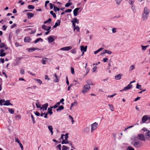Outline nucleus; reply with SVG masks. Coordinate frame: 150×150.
Listing matches in <instances>:
<instances>
[{"instance_id": "1", "label": "nucleus", "mask_w": 150, "mask_h": 150, "mask_svg": "<svg viewBox=\"0 0 150 150\" xmlns=\"http://www.w3.org/2000/svg\"><path fill=\"white\" fill-rule=\"evenodd\" d=\"M137 138V137L135 136L133 138L131 139L132 141L131 144L135 148H139L143 146V143L138 140H136Z\"/></svg>"}, {"instance_id": "2", "label": "nucleus", "mask_w": 150, "mask_h": 150, "mask_svg": "<svg viewBox=\"0 0 150 150\" xmlns=\"http://www.w3.org/2000/svg\"><path fill=\"white\" fill-rule=\"evenodd\" d=\"M142 130L145 132L144 135L146 140H150V131L148 130L146 127L143 128Z\"/></svg>"}, {"instance_id": "3", "label": "nucleus", "mask_w": 150, "mask_h": 150, "mask_svg": "<svg viewBox=\"0 0 150 150\" xmlns=\"http://www.w3.org/2000/svg\"><path fill=\"white\" fill-rule=\"evenodd\" d=\"M91 88L90 86L88 85H86L84 86L82 90V92L83 94H85V93H87L88 92Z\"/></svg>"}, {"instance_id": "4", "label": "nucleus", "mask_w": 150, "mask_h": 150, "mask_svg": "<svg viewBox=\"0 0 150 150\" xmlns=\"http://www.w3.org/2000/svg\"><path fill=\"white\" fill-rule=\"evenodd\" d=\"M137 137V138L138 139V140L139 141H145L146 140L144 136V134L141 133L139 134H138V137Z\"/></svg>"}, {"instance_id": "5", "label": "nucleus", "mask_w": 150, "mask_h": 150, "mask_svg": "<svg viewBox=\"0 0 150 150\" xmlns=\"http://www.w3.org/2000/svg\"><path fill=\"white\" fill-rule=\"evenodd\" d=\"M98 123L96 122H95L91 125V132H93V131L96 129L98 127Z\"/></svg>"}, {"instance_id": "6", "label": "nucleus", "mask_w": 150, "mask_h": 150, "mask_svg": "<svg viewBox=\"0 0 150 150\" xmlns=\"http://www.w3.org/2000/svg\"><path fill=\"white\" fill-rule=\"evenodd\" d=\"M142 19L143 21L146 20L149 17V14L143 13L142 14Z\"/></svg>"}, {"instance_id": "7", "label": "nucleus", "mask_w": 150, "mask_h": 150, "mask_svg": "<svg viewBox=\"0 0 150 150\" xmlns=\"http://www.w3.org/2000/svg\"><path fill=\"white\" fill-rule=\"evenodd\" d=\"M48 106V103L42 105V107H41L40 110L42 109L43 111H44L45 110H46Z\"/></svg>"}, {"instance_id": "8", "label": "nucleus", "mask_w": 150, "mask_h": 150, "mask_svg": "<svg viewBox=\"0 0 150 150\" xmlns=\"http://www.w3.org/2000/svg\"><path fill=\"white\" fill-rule=\"evenodd\" d=\"M132 85L129 83L127 86L124 88L122 90H121L120 91H126L128 89H130L132 88Z\"/></svg>"}, {"instance_id": "9", "label": "nucleus", "mask_w": 150, "mask_h": 150, "mask_svg": "<svg viewBox=\"0 0 150 150\" xmlns=\"http://www.w3.org/2000/svg\"><path fill=\"white\" fill-rule=\"evenodd\" d=\"M72 47L70 46H67L62 47L60 49V50L63 51H69L71 49Z\"/></svg>"}, {"instance_id": "10", "label": "nucleus", "mask_w": 150, "mask_h": 150, "mask_svg": "<svg viewBox=\"0 0 150 150\" xmlns=\"http://www.w3.org/2000/svg\"><path fill=\"white\" fill-rule=\"evenodd\" d=\"M81 8H75L73 11L74 15L75 16H76L77 15L78 11Z\"/></svg>"}, {"instance_id": "11", "label": "nucleus", "mask_w": 150, "mask_h": 150, "mask_svg": "<svg viewBox=\"0 0 150 150\" xmlns=\"http://www.w3.org/2000/svg\"><path fill=\"white\" fill-rule=\"evenodd\" d=\"M148 119V117L147 115H144L142 117V122L144 123Z\"/></svg>"}, {"instance_id": "12", "label": "nucleus", "mask_w": 150, "mask_h": 150, "mask_svg": "<svg viewBox=\"0 0 150 150\" xmlns=\"http://www.w3.org/2000/svg\"><path fill=\"white\" fill-rule=\"evenodd\" d=\"M31 40V38L29 37H26L24 39V41L25 42H30Z\"/></svg>"}, {"instance_id": "13", "label": "nucleus", "mask_w": 150, "mask_h": 150, "mask_svg": "<svg viewBox=\"0 0 150 150\" xmlns=\"http://www.w3.org/2000/svg\"><path fill=\"white\" fill-rule=\"evenodd\" d=\"M54 36H50L47 39L48 42L49 43H51L54 40V39L53 38Z\"/></svg>"}, {"instance_id": "14", "label": "nucleus", "mask_w": 150, "mask_h": 150, "mask_svg": "<svg viewBox=\"0 0 150 150\" xmlns=\"http://www.w3.org/2000/svg\"><path fill=\"white\" fill-rule=\"evenodd\" d=\"M122 76V74H119L115 76V78L117 80H119L121 79V77Z\"/></svg>"}, {"instance_id": "15", "label": "nucleus", "mask_w": 150, "mask_h": 150, "mask_svg": "<svg viewBox=\"0 0 150 150\" xmlns=\"http://www.w3.org/2000/svg\"><path fill=\"white\" fill-rule=\"evenodd\" d=\"M150 12L149 9L147 7L144 8V11L143 13L149 14Z\"/></svg>"}, {"instance_id": "16", "label": "nucleus", "mask_w": 150, "mask_h": 150, "mask_svg": "<svg viewBox=\"0 0 150 150\" xmlns=\"http://www.w3.org/2000/svg\"><path fill=\"white\" fill-rule=\"evenodd\" d=\"M5 103L4 104V105H13V104L11 103H10V101L9 100H7L5 101Z\"/></svg>"}, {"instance_id": "17", "label": "nucleus", "mask_w": 150, "mask_h": 150, "mask_svg": "<svg viewBox=\"0 0 150 150\" xmlns=\"http://www.w3.org/2000/svg\"><path fill=\"white\" fill-rule=\"evenodd\" d=\"M80 47L81 52L83 51V52H86V51L87 46L84 47L83 46H81Z\"/></svg>"}, {"instance_id": "18", "label": "nucleus", "mask_w": 150, "mask_h": 150, "mask_svg": "<svg viewBox=\"0 0 150 150\" xmlns=\"http://www.w3.org/2000/svg\"><path fill=\"white\" fill-rule=\"evenodd\" d=\"M27 15L28 19H30L34 16V14L33 13L29 12L27 13Z\"/></svg>"}, {"instance_id": "19", "label": "nucleus", "mask_w": 150, "mask_h": 150, "mask_svg": "<svg viewBox=\"0 0 150 150\" xmlns=\"http://www.w3.org/2000/svg\"><path fill=\"white\" fill-rule=\"evenodd\" d=\"M53 108V107H50V108H48V109L47 113L49 114H50V115H52L53 113V112L52 111V109Z\"/></svg>"}, {"instance_id": "20", "label": "nucleus", "mask_w": 150, "mask_h": 150, "mask_svg": "<svg viewBox=\"0 0 150 150\" xmlns=\"http://www.w3.org/2000/svg\"><path fill=\"white\" fill-rule=\"evenodd\" d=\"M57 21L58 22V23H57V22L55 23V25L53 26V28H55L58 26L60 25V20H57Z\"/></svg>"}, {"instance_id": "21", "label": "nucleus", "mask_w": 150, "mask_h": 150, "mask_svg": "<svg viewBox=\"0 0 150 150\" xmlns=\"http://www.w3.org/2000/svg\"><path fill=\"white\" fill-rule=\"evenodd\" d=\"M54 76H55V79L54 80V82L55 83L58 82L59 81V79L58 78L57 74H54Z\"/></svg>"}, {"instance_id": "22", "label": "nucleus", "mask_w": 150, "mask_h": 150, "mask_svg": "<svg viewBox=\"0 0 150 150\" xmlns=\"http://www.w3.org/2000/svg\"><path fill=\"white\" fill-rule=\"evenodd\" d=\"M48 59L47 58H43L42 59V60L41 61L42 64H46V62L47 61V60Z\"/></svg>"}, {"instance_id": "23", "label": "nucleus", "mask_w": 150, "mask_h": 150, "mask_svg": "<svg viewBox=\"0 0 150 150\" xmlns=\"http://www.w3.org/2000/svg\"><path fill=\"white\" fill-rule=\"evenodd\" d=\"M48 128L51 133V135H53V132L52 131L53 128L52 125H49L48 126Z\"/></svg>"}, {"instance_id": "24", "label": "nucleus", "mask_w": 150, "mask_h": 150, "mask_svg": "<svg viewBox=\"0 0 150 150\" xmlns=\"http://www.w3.org/2000/svg\"><path fill=\"white\" fill-rule=\"evenodd\" d=\"M149 46V45H147L146 46H143L142 45H141V47L142 48V50L144 51H145L146 50V48L147 47Z\"/></svg>"}, {"instance_id": "25", "label": "nucleus", "mask_w": 150, "mask_h": 150, "mask_svg": "<svg viewBox=\"0 0 150 150\" xmlns=\"http://www.w3.org/2000/svg\"><path fill=\"white\" fill-rule=\"evenodd\" d=\"M39 41L42 42L43 41V39L41 38H38L34 41V43H36L38 42Z\"/></svg>"}, {"instance_id": "26", "label": "nucleus", "mask_w": 150, "mask_h": 150, "mask_svg": "<svg viewBox=\"0 0 150 150\" xmlns=\"http://www.w3.org/2000/svg\"><path fill=\"white\" fill-rule=\"evenodd\" d=\"M69 142L68 141V140L67 139V140H66L65 139H63L62 140V144H69Z\"/></svg>"}, {"instance_id": "27", "label": "nucleus", "mask_w": 150, "mask_h": 150, "mask_svg": "<svg viewBox=\"0 0 150 150\" xmlns=\"http://www.w3.org/2000/svg\"><path fill=\"white\" fill-rule=\"evenodd\" d=\"M54 10L55 12H56L57 11H59L60 10V9L59 8H58L57 7L54 5Z\"/></svg>"}, {"instance_id": "28", "label": "nucleus", "mask_w": 150, "mask_h": 150, "mask_svg": "<svg viewBox=\"0 0 150 150\" xmlns=\"http://www.w3.org/2000/svg\"><path fill=\"white\" fill-rule=\"evenodd\" d=\"M108 105L110 107V110L112 111H113L114 109L113 106V105L112 104H109Z\"/></svg>"}, {"instance_id": "29", "label": "nucleus", "mask_w": 150, "mask_h": 150, "mask_svg": "<svg viewBox=\"0 0 150 150\" xmlns=\"http://www.w3.org/2000/svg\"><path fill=\"white\" fill-rule=\"evenodd\" d=\"M69 119L71 120L72 124H74V120L73 117L70 115H69Z\"/></svg>"}, {"instance_id": "30", "label": "nucleus", "mask_w": 150, "mask_h": 150, "mask_svg": "<svg viewBox=\"0 0 150 150\" xmlns=\"http://www.w3.org/2000/svg\"><path fill=\"white\" fill-rule=\"evenodd\" d=\"M50 13L51 14L54 18H56V14L54 13L53 12L51 11H50Z\"/></svg>"}, {"instance_id": "31", "label": "nucleus", "mask_w": 150, "mask_h": 150, "mask_svg": "<svg viewBox=\"0 0 150 150\" xmlns=\"http://www.w3.org/2000/svg\"><path fill=\"white\" fill-rule=\"evenodd\" d=\"M35 80L40 85L42 83V81L40 79H35Z\"/></svg>"}, {"instance_id": "32", "label": "nucleus", "mask_w": 150, "mask_h": 150, "mask_svg": "<svg viewBox=\"0 0 150 150\" xmlns=\"http://www.w3.org/2000/svg\"><path fill=\"white\" fill-rule=\"evenodd\" d=\"M86 83H87V85H88L90 86L91 85H93V83L90 80H88L86 81Z\"/></svg>"}, {"instance_id": "33", "label": "nucleus", "mask_w": 150, "mask_h": 150, "mask_svg": "<svg viewBox=\"0 0 150 150\" xmlns=\"http://www.w3.org/2000/svg\"><path fill=\"white\" fill-rule=\"evenodd\" d=\"M42 28L45 30H47V27L45 25H43L42 26Z\"/></svg>"}, {"instance_id": "34", "label": "nucleus", "mask_w": 150, "mask_h": 150, "mask_svg": "<svg viewBox=\"0 0 150 150\" xmlns=\"http://www.w3.org/2000/svg\"><path fill=\"white\" fill-rule=\"evenodd\" d=\"M76 29L77 32H78L79 31L80 28L77 25L75 28H74V30Z\"/></svg>"}, {"instance_id": "35", "label": "nucleus", "mask_w": 150, "mask_h": 150, "mask_svg": "<svg viewBox=\"0 0 150 150\" xmlns=\"http://www.w3.org/2000/svg\"><path fill=\"white\" fill-rule=\"evenodd\" d=\"M28 8L29 9H33L35 7L34 6L29 5L28 6Z\"/></svg>"}, {"instance_id": "36", "label": "nucleus", "mask_w": 150, "mask_h": 150, "mask_svg": "<svg viewBox=\"0 0 150 150\" xmlns=\"http://www.w3.org/2000/svg\"><path fill=\"white\" fill-rule=\"evenodd\" d=\"M52 21V20L50 18H49L48 20L47 21H45L44 22V24H46L47 23H49Z\"/></svg>"}, {"instance_id": "37", "label": "nucleus", "mask_w": 150, "mask_h": 150, "mask_svg": "<svg viewBox=\"0 0 150 150\" xmlns=\"http://www.w3.org/2000/svg\"><path fill=\"white\" fill-rule=\"evenodd\" d=\"M8 110L9 112L11 114H13L14 113V111L12 109L8 108Z\"/></svg>"}, {"instance_id": "38", "label": "nucleus", "mask_w": 150, "mask_h": 150, "mask_svg": "<svg viewBox=\"0 0 150 150\" xmlns=\"http://www.w3.org/2000/svg\"><path fill=\"white\" fill-rule=\"evenodd\" d=\"M104 51H105L106 52V53H108V54H111L112 52L110 50H104Z\"/></svg>"}, {"instance_id": "39", "label": "nucleus", "mask_w": 150, "mask_h": 150, "mask_svg": "<svg viewBox=\"0 0 150 150\" xmlns=\"http://www.w3.org/2000/svg\"><path fill=\"white\" fill-rule=\"evenodd\" d=\"M69 148V147H67L65 145H63L62 146V150H67Z\"/></svg>"}, {"instance_id": "40", "label": "nucleus", "mask_w": 150, "mask_h": 150, "mask_svg": "<svg viewBox=\"0 0 150 150\" xmlns=\"http://www.w3.org/2000/svg\"><path fill=\"white\" fill-rule=\"evenodd\" d=\"M76 48H74V49L71 50L70 52L72 53L75 54L76 52Z\"/></svg>"}, {"instance_id": "41", "label": "nucleus", "mask_w": 150, "mask_h": 150, "mask_svg": "<svg viewBox=\"0 0 150 150\" xmlns=\"http://www.w3.org/2000/svg\"><path fill=\"white\" fill-rule=\"evenodd\" d=\"M31 118H32V121H33V124L35 123V120L34 117L33 116V115L32 114H31Z\"/></svg>"}, {"instance_id": "42", "label": "nucleus", "mask_w": 150, "mask_h": 150, "mask_svg": "<svg viewBox=\"0 0 150 150\" xmlns=\"http://www.w3.org/2000/svg\"><path fill=\"white\" fill-rule=\"evenodd\" d=\"M77 19L76 18H74L73 19V20L71 21V22L72 23H75L76 22Z\"/></svg>"}, {"instance_id": "43", "label": "nucleus", "mask_w": 150, "mask_h": 150, "mask_svg": "<svg viewBox=\"0 0 150 150\" xmlns=\"http://www.w3.org/2000/svg\"><path fill=\"white\" fill-rule=\"evenodd\" d=\"M5 47V45L4 43H1L0 44V48H3Z\"/></svg>"}, {"instance_id": "44", "label": "nucleus", "mask_w": 150, "mask_h": 150, "mask_svg": "<svg viewBox=\"0 0 150 150\" xmlns=\"http://www.w3.org/2000/svg\"><path fill=\"white\" fill-rule=\"evenodd\" d=\"M72 4L71 2L68 3L65 5V6L66 7H68Z\"/></svg>"}, {"instance_id": "45", "label": "nucleus", "mask_w": 150, "mask_h": 150, "mask_svg": "<svg viewBox=\"0 0 150 150\" xmlns=\"http://www.w3.org/2000/svg\"><path fill=\"white\" fill-rule=\"evenodd\" d=\"M127 150H134V148H132V146H128L127 148Z\"/></svg>"}, {"instance_id": "46", "label": "nucleus", "mask_w": 150, "mask_h": 150, "mask_svg": "<svg viewBox=\"0 0 150 150\" xmlns=\"http://www.w3.org/2000/svg\"><path fill=\"white\" fill-rule=\"evenodd\" d=\"M61 144H59L57 146V148L58 149V150H61Z\"/></svg>"}, {"instance_id": "47", "label": "nucleus", "mask_w": 150, "mask_h": 150, "mask_svg": "<svg viewBox=\"0 0 150 150\" xmlns=\"http://www.w3.org/2000/svg\"><path fill=\"white\" fill-rule=\"evenodd\" d=\"M115 1L116 3L117 4L119 5L121 2V0H115Z\"/></svg>"}, {"instance_id": "48", "label": "nucleus", "mask_w": 150, "mask_h": 150, "mask_svg": "<svg viewBox=\"0 0 150 150\" xmlns=\"http://www.w3.org/2000/svg\"><path fill=\"white\" fill-rule=\"evenodd\" d=\"M35 50L34 48H32L28 49V51L30 52H32Z\"/></svg>"}, {"instance_id": "49", "label": "nucleus", "mask_w": 150, "mask_h": 150, "mask_svg": "<svg viewBox=\"0 0 150 150\" xmlns=\"http://www.w3.org/2000/svg\"><path fill=\"white\" fill-rule=\"evenodd\" d=\"M142 87V86L141 85H139L138 83L137 85V86L136 88L137 89H139L141 88Z\"/></svg>"}, {"instance_id": "50", "label": "nucleus", "mask_w": 150, "mask_h": 150, "mask_svg": "<svg viewBox=\"0 0 150 150\" xmlns=\"http://www.w3.org/2000/svg\"><path fill=\"white\" fill-rule=\"evenodd\" d=\"M69 134L68 133H67L65 135H64L65 136V139L66 140H67V139L68 138V135Z\"/></svg>"}, {"instance_id": "51", "label": "nucleus", "mask_w": 150, "mask_h": 150, "mask_svg": "<svg viewBox=\"0 0 150 150\" xmlns=\"http://www.w3.org/2000/svg\"><path fill=\"white\" fill-rule=\"evenodd\" d=\"M5 102V100L4 99L0 100V105H3V103Z\"/></svg>"}, {"instance_id": "52", "label": "nucleus", "mask_w": 150, "mask_h": 150, "mask_svg": "<svg viewBox=\"0 0 150 150\" xmlns=\"http://www.w3.org/2000/svg\"><path fill=\"white\" fill-rule=\"evenodd\" d=\"M59 109L60 110H62L64 109V107L63 105H61L58 107Z\"/></svg>"}, {"instance_id": "53", "label": "nucleus", "mask_w": 150, "mask_h": 150, "mask_svg": "<svg viewBox=\"0 0 150 150\" xmlns=\"http://www.w3.org/2000/svg\"><path fill=\"white\" fill-rule=\"evenodd\" d=\"M36 105L37 108H41V105L38 102L36 103Z\"/></svg>"}, {"instance_id": "54", "label": "nucleus", "mask_w": 150, "mask_h": 150, "mask_svg": "<svg viewBox=\"0 0 150 150\" xmlns=\"http://www.w3.org/2000/svg\"><path fill=\"white\" fill-rule=\"evenodd\" d=\"M71 73L72 74H74V69L73 67L71 68Z\"/></svg>"}, {"instance_id": "55", "label": "nucleus", "mask_w": 150, "mask_h": 150, "mask_svg": "<svg viewBox=\"0 0 150 150\" xmlns=\"http://www.w3.org/2000/svg\"><path fill=\"white\" fill-rule=\"evenodd\" d=\"M135 0H129V3L131 4H132L134 2Z\"/></svg>"}, {"instance_id": "56", "label": "nucleus", "mask_w": 150, "mask_h": 150, "mask_svg": "<svg viewBox=\"0 0 150 150\" xmlns=\"http://www.w3.org/2000/svg\"><path fill=\"white\" fill-rule=\"evenodd\" d=\"M73 83H74V85H76L77 84H79V82L78 81H77L75 80H74V81Z\"/></svg>"}, {"instance_id": "57", "label": "nucleus", "mask_w": 150, "mask_h": 150, "mask_svg": "<svg viewBox=\"0 0 150 150\" xmlns=\"http://www.w3.org/2000/svg\"><path fill=\"white\" fill-rule=\"evenodd\" d=\"M72 11V10L71 9H67L65 11V13H67V12H71V11Z\"/></svg>"}, {"instance_id": "58", "label": "nucleus", "mask_w": 150, "mask_h": 150, "mask_svg": "<svg viewBox=\"0 0 150 150\" xmlns=\"http://www.w3.org/2000/svg\"><path fill=\"white\" fill-rule=\"evenodd\" d=\"M17 25L16 24L13 23L12 25H11V28H13L14 27H15Z\"/></svg>"}, {"instance_id": "59", "label": "nucleus", "mask_w": 150, "mask_h": 150, "mask_svg": "<svg viewBox=\"0 0 150 150\" xmlns=\"http://www.w3.org/2000/svg\"><path fill=\"white\" fill-rule=\"evenodd\" d=\"M77 104V101H75L73 103H72L71 104V107H72L74 105H76Z\"/></svg>"}, {"instance_id": "60", "label": "nucleus", "mask_w": 150, "mask_h": 150, "mask_svg": "<svg viewBox=\"0 0 150 150\" xmlns=\"http://www.w3.org/2000/svg\"><path fill=\"white\" fill-rule=\"evenodd\" d=\"M116 95V93H115L114 94L112 95H108V96L107 97L108 98V97H112L114 96L115 95Z\"/></svg>"}, {"instance_id": "61", "label": "nucleus", "mask_w": 150, "mask_h": 150, "mask_svg": "<svg viewBox=\"0 0 150 150\" xmlns=\"http://www.w3.org/2000/svg\"><path fill=\"white\" fill-rule=\"evenodd\" d=\"M20 73L22 74H24V71L23 69H22L20 71Z\"/></svg>"}, {"instance_id": "62", "label": "nucleus", "mask_w": 150, "mask_h": 150, "mask_svg": "<svg viewBox=\"0 0 150 150\" xmlns=\"http://www.w3.org/2000/svg\"><path fill=\"white\" fill-rule=\"evenodd\" d=\"M20 31V29H18L16 31V34L18 35Z\"/></svg>"}, {"instance_id": "63", "label": "nucleus", "mask_w": 150, "mask_h": 150, "mask_svg": "<svg viewBox=\"0 0 150 150\" xmlns=\"http://www.w3.org/2000/svg\"><path fill=\"white\" fill-rule=\"evenodd\" d=\"M16 117L18 118V120H19L21 119V116L20 115H17L16 116Z\"/></svg>"}, {"instance_id": "64", "label": "nucleus", "mask_w": 150, "mask_h": 150, "mask_svg": "<svg viewBox=\"0 0 150 150\" xmlns=\"http://www.w3.org/2000/svg\"><path fill=\"white\" fill-rule=\"evenodd\" d=\"M35 114L37 116H39L40 115V113L38 112H36L35 113Z\"/></svg>"}]
</instances>
